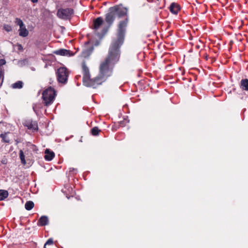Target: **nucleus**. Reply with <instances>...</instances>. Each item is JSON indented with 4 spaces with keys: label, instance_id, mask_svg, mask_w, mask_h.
I'll list each match as a JSON object with an SVG mask.
<instances>
[{
    "label": "nucleus",
    "instance_id": "1",
    "mask_svg": "<svg viewBox=\"0 0 248 248\" xmlns=\"http://www.w3.org/2000/svg\"><path fill=\"white\" fill-rule=\"evenodd\" d=\"M119 62L108 53L104 60L101 62L99 68V74L93 78H91L89 68L85 61L81 64L83 73V83L87 87L96 88L105 82L113 73L114 65Z\"/></svg>",
    "mask_w": 248,
    "mask_h": 248
},
{
    "label": "nucleus",
    "instance_id": "2",
    "mask_svg": "<svg viewBox=\"0 0 248 248\" xmlns=\"http://www.w3.org/2000/svg\"><path fill=\"white\" fill-rule=\"evenodd\" d=\"M128 22L129 18L126 17L119 22L116 37L112 39L108 48V54L118 62L121 57L120 48L124 41L126 29Z\"/></svg>",
    "mask_w": 248,
    "mask_h": 248
},
{
    "label": "nucleus",
    "instance_id": "3",
    "mask_svg": "<svg viewBox=\"0 0 248 248\" xmlns=\"http://www.w3.org/2000/svg\"><path fill=\"white\" fill-rule=\"evenodd\" d=\"M56 95V91L51 87H49L44 90L42 93L44 104L46 106L50 105L53 102Z\"/></svg>",
    "mask_w": 248,
    "mask_h": 248
},
{
    "label": "nucleus",
    "instance_id": "4",
    "mask_svg": "<svg viewBox=\"0 0 248 248\" xmlns=\"http://www.w3.org/2000/svg\"><path fill=\"white\" fill-rule=\"evenodd\" d=\"M73 14L74 10L72 8H60L57 11V16L62 19L69 20Z\"/></svg>",
    "mask_w": 248,
    "mask_h": 248
},
{
    "label": "nucleus",
    "instance_id": "5",
    "mask_svg": "<svg viewBox=\"0 0 248 248\" xmlns=\"http://www.w3.org/2000/svg\"><path fill=\"white\" fill-rule=\"evenodd\" d=\"M57 80L59 83L65 84L69 75L67 69L65 67H60L56 72Z\"/></svg>",
    "mask_w": 248,
    "mask_h": 248
},
{
    "label": "nucleus",
    "instance_id": "6",
    "mask_svg": "<svg viewBox=\"0 0 248 248\" xmlns=\"http://www.w3.org/2000/svg\"><path fill=\"white\" fill-rule=\"evenodd\" d=\"M115 17L116 15H115L112 8L110 7L108 9V12L105 15V20L106 22L108 25V27L106 29V31H108V29L109 28L110 26L112 25L115 20Z\"/></svg>",
    "mask_w": 248,
    "mask_h": 248
},
{
    "label": "nucleus",
    "instance_id": "7",
    "mask_svg": "<svg viewBox=\"0 0 248 248\" xmlns=\"http://www.w3.org/2000/svg\"><path fill=\"white\" fill-rule=\"evenodd\" d=\"M115 15L118 16L119 17H122L126 16L127 14V9L126 8L123 7L119 5H115L111 7Z\"/></svg>",
    "mask_w": 248,
    "mask_h": 248
},
{
    "label": "nucleus",
    "instance_id": "8",
    "mask_svg": "<svg viewBox=\"0 0 248 248\" xmlns=\"http://www.w3.org/2000/svg\"><path fill=\"white\" fill-rule=\"evenodd\" d=\"M103 19L102 17L99 16L97 17L93 21L92 29L97 31L103 25Z\"/></svg>",
    "mask_w": 248,
    "mask_h": 248
},
{
    "label": "nucleus",
    "instance_id": "9",
    "mask_svg": "<svg viewBox=\"0 0 248 248\" xmlns=\"http://www.w3.org/2000/svg\"><path fill=\"white\" fill-rule=\"evenodd\" d=\"M169 9L172 14L177 15L179 11L181 10V6L177 3L172 2L171 3Z\"/></svg>",
    "mask_w": 248,
    "mask_h": 248
},
{
    "label": "nucleus",
    "instance_id": "10",
    "mask_svg": "<svg viewBox=\"0 0 248 248\" xmlns=\"http://www.w3.org/2000/svg\"><path fill=\"white\" fill-rule=\"evenodd\" d=\"M56 55H59L61 56H72L73 54L71 51L69 50H67L65 49H60L59 50H56L54 52Z\"/></svg>",
    "mask_w": 248,
    "mask_h": 248
},
{
    "label": "nucleus",
    "instance_id": "11",
    "mask_svg": "<svg viewBox=\"0 0 248 248\" xmlns=\"http://www.w3.org/2000/svg\"><path fill=\"white\" fill-rule=\"evenodd\" d=\"M48 224V219L47 217L43 216L40 217L37 222V225L40 226H44Z\"/></svg>",
    "mask_w": 248,
    "mask_h": 248
},
{
    "label": "nucleus",
    "instance_id": "12",
    "mask_svg": "<svg viewBox=\"0 0 248 248\" xmlns=\"http://www.w3.org/2000/svg\"><path fill=\"white\" fill-rule=\"evenodd\" d=\"M239 86L242 91L248 92V79H241L239 83Z\"/></svg>",
    "mask_w": 248,
    "mask_h": 248
},
{
    "label": "nucleus",
    "instance_id": "13",
    "mask_svg": "<svg viewBox=\"0 0 248 248\" xmlns=\"http://www.w3.org/2000/svg\"><path fill=\"white\" fill-rule=\"evenodd\" d=\"M45 159L47 161H51L55 157V154L53 151H49V149H46L45 152Z\"/></svg>",
    "mask_w": 248,
    "mask_h": 248
},
{
    "label": "nucleus",
    "instance_id": "14",
    "mask_svg": "<svg viewBox=\"0 0 248 248\" xmlns=\"http://www.w3.org/2000/svg\"><path fill=\"white\" fill-rule=\"evenodd\" d=\"M19 35L23 37H27L29 34V31L26 28L24 25L22 27H20L18 30Z\"/></svg>",
    "mask_w": 248,
    "mask_h": 248
},
{
    "label": "nucleus",
    "instance_id": "15",
    "mask_svg": "<svg viewBox=\"0 0 248 248\" xmlns=\"http://www.w3.org/2000/svg\"><path fill=\"white\" fill-rule=\"evenodd\" d=\"M26 125L29 129H32L33 130H36L38 129V124L35 122L31 121L29 122Z\"/></svg>",
    "mask_w": 248,
    "mask_h": 248
},
{
    "label": "nucleus",
    "instance_id": "16",
    "mask_svg": "<svg viewBox=\"0 0 248 248\" xmlns=\"http://www.w3.org/2000/svg\"><path fill=\"white\" fill-rule=\"evenodd\" d=\"M19 158L21 160V163L23 165H25L26 164L25 156L24 153L22 150H20L19 151Z\"/></svg>",
    "mask_w": 248,
    "mask_h": 248
},
{
    "label": "nucleus",
    "instance_id": "17",
    "mask_svg": "<svg viewBox=\"0 0 248 248\" xmlns=\"http://www.w3.org/2000/svg\"><path fill=\"white\" fill-rule=\"evenodd\" d=\"M8 192L7 190H0V201H2L7 198Z\"/></svg>",
    "mask_w": 248,
    "mask_h": 248
},
{
    "label": "nucleus",
    "instance_id": "18",
    "mask_svg": "<svg viewBox=\"0 0 248 248\" xmlns=\"http://www.w3.org/2000/svg\"><path fill=\"white\" fill-rule=\"evenodd\" d=\"M101 131L98 127L95 126L92 128L91 130V133L92 135L97 136L99 135V133Z\"/></svg>",
    "mask_w": 248,
    "mask_h": 248
},
{
    "label": "nucleus",
    "instance_id": "19",
    "mask_svg": "<svg viewBox=\"0 0 248 248\" xmlns=\"http://www.w3.org/2000/svg\"><path fill=\"white\" fill-rule=\"evenodd\" d=\"M34 205V204L33 202L31 201H29L26 202L25 204V207L27 210L29 211L33 208Z\"/></svg>",
    "mask_w": 248,
    "mask_h": 248
},
{
    "label": "nucleus",
    "instance_id": "20",
    "mask_svg": "<svg viewBox=\"0 0 248 248\" xmlns=\"http://www.w3.org/2000/svg\"><path fill=\"white\" fill-rule=\"evenodd\" d=\"M23 82L21 81H18L12 85V87L14 89H21L23 87Z\"/></svg>",
    "mask_w": 248,
    "mask_h": 248
},
{
    "label": "nucleus",
    "instance_id": "21",
    "mask_svg": "<svg viewBox=\"0 0 248 248\" xmlns=\"http://www.w3.org/2000/svg\"><path fill=\"white\" fill-rule=\"evenodd\" d=\"M0 137L2 138V141L5 143H9L10 140L8 137L7 136V133H5L4 134H1L0 135Z\"/></svg>",
    "mask_w": 248,
    "mask_h": 248
},
{
    "label": "nucleus",
    "instance_id": "22",
    "mask_svg": "<svg viewBox=\"0 0 248 248\" xmlns=\"http://www.w3.org/2000/svg\"><path fill=\"white\" fill-rule=\"evenodd\" d=\"M15 23L16 25L19 26V28L22 27V26H23L25 25L23 23V22L22 21V20L20 18H19L17 17L15 18Z\"/></svg>",
    "mask_w": 248,
    "mask_h": 248
},
{
    "label": "nucleus",
    "instance_id": "23",
    "mask_svg": "<svg viewBox=\"0 0 248 248\" xmlns=\"http://www.w3.org/2000/svg\"><path fill=\"white\" fill-rule=\"evenodd\" d=\"M6 63V61L4 59H0V73L4 74V69L2 67V65Z\"/></svg>",
    "mask_w": 248,
    "mask_h": 248
},
{
    "label": "nucleus",
    "instance_id": "24",
    "mask_svg": "<svg viewBox=\"0 0 248 248\" xmlns=\"http://www.w3.org/2000/svg\"><path fill=\"white\" fill-rule=\"evenodd\" d=\"M3 29L7 32H10L12 31V28L11 25L8 24H4Z\"/></svg>",
    "mask_w": 248,
    "mask_h": 248
},
{
    "label": "nucleus",
    "instance_id": "25",
    "mask_svg": "<svg viewBox=\"0 0 248 248\" xmlns=\"http://www.w3.org/2000/svg\"><path fill=\"white\" fill-rule=\"evenodd\" d=\"M53 239L52 238H49L47 240V241L45 243V244L44 246V248H46V245H53Z\"/></svg>",
    "mask_w": 248,
    "mask_h": 248
},
{
    "label": "nucleus",
    "instance_id": "26",
    "mask_svg": "<svg viewBox=\"0 0 248 248\" xmlns=\"http://www.w3.org/2000/svg\"><path fill=\"white\" fill-rule=\"evenodd\" d=\"M33 3H36L38 2V0H31Z\"/></svg>",
    "mask_w": 248,
    "mask_h": 248
},
{
    "label": "nucleus",
    "instance_id": "27",
    "mask_svg": "<svg viewBox=\"0 0 248 248\" xmlns=\"http://www.w3.org/2000/svg\"><path fill=\"white\" fill-rule=\"evenodd\" d=\"M148 2L151 3L154 1V0H146Z\"/></svg>",
    "mask_w": 248,
    "mask_h": 248
},
{
    "label": "nucleus",
    "instance_id": "28",
    "mask_svg": "<svg viewBox=\"0 0 248 248\" xmlns=\"http://www.w3.org/2000/svg\"><path fill=\"white\" fill-rule=\"evenodd\" d=\"M196 48L199 49V48H200V46H199V45H197V46H196Z\"/></svg>",
    "mask_w": 248,
    "mask_h": 248
},
{
    "label": "nucleus",
    "instance_id": "29",
    "mask_svg": "<svg viewBox=\"0 0 248 248\" xmlns=\"http://www.w3.org/2000/svg\"><path fill=\"white\" fill-rule=\"evenodd\" d=\"M21 48H22V46L21 45H20L19 46V49H20Z\"/></svg>",
    "mask_w": 248,
    "mask_h": 248
},
{
    "label": "nucleus",
    "instance_id": "30",
    "mask_svg": "<svg viewBox=\"0 0 248 248\" xmlns=\"http://www.w3.org/2000/svg\"><path fill=\"white\" fill-rule=\"evenodd\" d=\"M207 57H208L207 55H206L205 57V58L206 60L208 59Z\"/></svg>",
    "mask_w": 248,
    "mask_h": 248
},
{
    "label": "nucleus",
    "instance_id": "31",
    "mask_svg": "<svg viewBox=\"0 0 248 248\" xmlns=\"http://www.w3.org/2000/svg\"><path fill=\"white\" fill-rule=\"evenodd\" d=\"M212 61L213 62L215 61V58H212Z\"/></svg>",
    "mask_w": 248,
    "mask_h": 248
}]
</instances>
